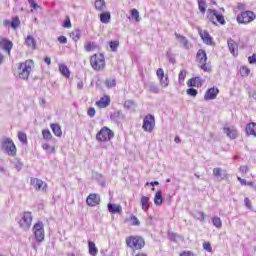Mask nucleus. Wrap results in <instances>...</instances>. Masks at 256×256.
<instances>
[{
	"label": "nucleus",
	"instance_id": "obj_35",
	"mask_svg": "<svg viewBox=\"0 0 256 256\" xmlns=\"http://www.w3.org/2000/svg\"><path fill=\"white\" fill-rule=\"evenodd\" d=\"M212 223L216 229H221L223 227V222L221 221V218L219 216H214L212 218Z\"/></svg>",
	"mask_w": 256,
	"mask_h": 256
},
{
	"label": "nucleus",
	"instance_id": "obj_57",
	"mask_svg": "<svg viewBox=\"0 0 256 256\" xmlns=\"http://www.w3.org/2000/svg\"><path fill=\"white\" fill-rule=\"evenodd\" d=\"M180 256H195V253H193L192 251H183L180 253Z\"/></svg>",
	"mask_w": 256,
	"mask_h": 256
},
{
	"label": "nucleus",
	"instance_id": "obj_34",
	"mask_svg": "<svg viewBox=\"0 0 256 256\" xmlns=\"http://www.w3.org/2000/svg\"><path fill=\"white\" fill-rule=\"evenodd\" d=\"M94 6L97 11H103L106 7L105 0H96Z\"/></svg>",
	"mask_w": 256,
	"mask_h": 256
},
{
	"label": "nucleus",
	"instance_id": "obj_13",
	"mask_svg": "<svg viewBox=\"0 0 256 256\" xmlns=\"http://www.w3.org/2000/svg\"><path fill=\"white\" fill-rule=\"evenodd\" d=\"M31 223H33V215L31 212H25L22 219L19 221L20 227H22V229H30Z\"/></svg>",
	"mask_w": 256,
	"mask_h": 256
},
{
	"label": "nucleus",
	"instance_id": "obj_30",
	"mask_svg": "<svg viewBox=\"0 0 256 256\" xmlns=\"http://www.w3.org/2000/svg\"><path fill=\"white\" fill-rule=\"evenodd\" d=\"M198 3V9L202 15H205L207 11V2L206 0H197Z\"/></svg>",
	"mask_w": 256,
	"mask_h": 256
},
{
	"label": "nucleus",
	"instance_id": "obj_18",
	"mask_svg": "<svg viewBox=\"0 0 256 256\" xmlns=\"http://www.w3.org/2000/svg\"><path fill=\"white\" fill-rule=\"evenodd\" d=\"M187 87H192V88L196 87V89H199V88L203 87V80L199 76L190 78L187 81Z\"/></svg>",
	"mask_w": 256,
	"mask_h": 256
},
{
	"label": "nucleus",
	"instance_id": "obj_56",
	"mask_svg": "<svg viewBox=\"0 0 256 256\" xmlns=\"http://www.w3.org/2000/svg\"><path fill=\"white\" fill-rule=\"evenodd\" d=\"M221 168H214L213 169V175L214 177H221Z\"/></svg>",
	"mask_w": 256,
	"mask_h": 256
},
{
	"label": "nucleus",
	"instance_id": "obj_6",
	"mask_svg": "<svg viewBox=\"0 0 256 256\" xmlns=\"http://www.w3.org/2000/svg\"><path fill=\"white\" fill-rule=\"evenodd\" d=\"M254 19H256V15L251 10L242 11L236 17L238 25H249V23H253Z\"/></svg>",
	"mask_w": 256,
	"mask_h": 256
},
{
	"label": "nucleus",
	"instance_id": "obj_7",
	"mask_svg": "<svg viewBox=\"0 0 256 256\" xmlns=\"http://www.w3.org/2000/svg\"><path fill=\"white\" fill-rule=\"evenodd\" d=\"M207 19L210 20V22L213 25H217L219 23L220 25H225V16L223 14L219 13L215 9H208L207 10Z\"/></svg>",
	"mask_w": 256,
	"mask_h": 256
},
{
	"label": "nucleus",
	"instance_id": "obj_17",
	"mask_svg": "<svg viewBox=\"0 0 256 256\" xmlns=\"http://www.w3.org/2000/svg\"><path fill=\"white\" fill-rule=\"evenodd\" d=\"M0 49H3L9 56H11V49H13V42L7 38H0Z\"/></svg>",
	"mask_w": 256,
	"mask_h": 256
},
{
	"label": "nucleus",
	"instance_id": "obj_14",
	"mask_svg": "<svg viewBox=\"0 0 256 256\" xmlns=\"http://www.w3.org/2000/svg\"><path fill=\"white\" fill-rule=\"evenodd\" d=\"M217 95H219V88L217 87L208 88L204 93V101H213L217 99Z\"/></svg>",
	"mask_w": 256,
	"mask_h": 256
},
{
	"label": "nucleus",
	"instance_id": "obj_8",
	"mask_svg": "<svg viewBox=\"0 0 256 256\" xmlns=\"http://www.w3.org/2000/svg\"><path fill=\"white\" fill-rule=\"evenodd\" d=\"M3 151L10 155L11 157H15L17 155V147L15 143L11 140V138H6L1 145Z\"/></svg>",
	"mask_w": 256,
	"mask_h": 256
},
{
	"label": "nucleus",
	"instance_id": "obj_38",
	"mask_svg": "<svg viewBox=\"0 0 256 256\" xmlns=\"http://www.w3.org/2000/svg\"><path fill=\"white\" fill-rule=\"evenodd\" d=\"M19 25H21V20H19V16L12 18V21L10 22V27H12V29H17Z\"/></svg>",
	"mask_w": 256,
	"mask_h": 256
},
{
	"label": "nucleus",
	"instance_id": "obj_39",
	"mask_svg": "<svg viewBox=\"0 0 256 256\" xmlns=\"http://www.w3.org/2000/svg\"><path fill=\"white\" fill-rule=\"evenodd\" d=\"M128 221H130V225H133L134 227H139V225H141V222L135 215H131Z\"/></svg>",
	"mask_w": 256,
	"mask_h": 256
},
{
	"label": "nucleus",
	"instance_id": "obj_63",
	"mask_svg": "<svg viewBox=\"0 0 256 256\" xmlns=\"http://www.w3.org/2000/svg\"><path fill=\"white\" fill-rule=\"evenodd\" d=\"M3 25H4L5 27H9V25H11V21H9V20H4V21H3Z\"/></svg>",
	"mask_w": 256,
	"mask_h": 256
},
{
	"label": "nucleus",
	"instance_id": "obj_53",
	"mask_svg": "<svg viewBox=\"0 0 256 256\" xmlns=\"http://www.w3.org/2000/svg\"><path fill=\"white\" fill-rule=\"evenodd\" d=\"M244 205L247 209H253V205L251 203V200L247 197L244 199Z\"/></svg>",
	"mask_w": 256,
	"mask_h": 256
},
{
	"label": "nucleus",
	"instance_id": "obj_50",
	"mask_svg": "<svg viewBox=\"0 0 256 256\" xmlns=\"http://www.w3.org/2000/svg\"><path fill=\"white\" fill-rule=\"evenodd\" d=\"M117 47H119V40H115V41L110 42L111 51H117Z\"/></svg>",
	"mask_w": 256,
	"mask_h": 256
},
{
	"label": "nucleus",
	"instance_id": "obj_64",
	"mask_svg": "<svg viewBox=\"0 0 256 256\" xmlns=\"http://www.w3.org/2000/svg\"><path fill=\"white\" fill-rule=\"evenodd\" d=\"M135 256H147V253L145 252H139Z\"/></svg>",
	"mask_w": 256,
	"mask_h": 256
},
{
	"label": "nucleus",
	"instance_id": "obj_32",
	"mask_svg": "<svg viewBox=\"0 0 256 256\" xmlns=\"http://www.w3.org/2000/svg\"><path fill=\"white\" fill-rule=\"evenodd\" d=\"M237 181H239L240 185H243L244 187H255V183H253V181H247L239 176L237 177Z\"/></svg>",
	"mask_w": 256,
	"mask_h": 256
},
{
	"label": "nucleus",
	"instance_id": "obj_40",
	"mask_svg": "<svg viewBox=\"0 0 256 256\" xmlns=\"http://www.w3.org/2000/svg\"><path fill=\"white\" fill-rule=\"evenodd\" d=\"M70 37H71V39H73V41H78L79 39H81V31L73 30L70 33Z\"/></svg>",
	"mask_w": 256,
	"mask_h": 256
},
{
	"label": "nucleus",
	"instance_id": "obj_60",
	"mask_svg": "<svg viewBox=\"0 0 256 256\" xmlns=\"http://www.w3.org/2000/svg\"><path fill=\"white\" fill-rule=\"evenodd\" d=\"M236 8L238 9V11H245V4L238 3Z\"/></svg>",
	"mask_w": 256,
	"mask_h": 256
},
{
	"label": "nucleus",
	"instance_id": "obj_12",
	"mask_svg": "<svg viewBox=\"0 0 256 256\" xmlns=\"http://www.w3.org/2000/svg\"><path fill=\"white\" fill-rule=\"evenodd\" d=\"M198 35L202 39L203 43H205V45H215L213 37L211 34H209V31L198 28Z\"/></svg>",
	"mask_w": 256,
	"mask_h": 256
},
{
	"label": "nucleus",
	"instance_id": "obj_24",
	"mask_svg": "<svg viewBox=\"0 0 256 256\" xmlns=\"http://www.w3.org/2000/svg\"><path fill=\"white\" fill-rule=\"evenodd\" d=\"M59 72L66 79H69L71 77V71H69V68L65 64H59Z\"/></svg>",
	"mask_w": 256,
	"mask_h": 256
},
{
	"label": "nucleus",
	"instance_id": "obj_54",
	"mask_svg": "<svg viewBox=\"0 0 256 256\" xmlns=\"http://www.w3.org/2000/svg\"><path fill=\"white\" fill-rule=\"evenodd\" d=\"M25 45H27L28 47H31V45H33V36L28 35L26 40H25Z\"/></svg>",
	"mask_w": 256,
	"mask_h": 256
},
{
	"label": "nucleus",
	"instance_id": "obj_2",
	"mask_svg": "<svg viewBox=\"0 0 256 256\" xmlns=\"http://www.w3.org/2000/svg\"><path fill=\"white\" fill-rule=\"evenodd\" d=\"M207 52L203 49H199L196 53V63L198 67L204 71V73H211L213 71V67L211 66V62H208Z\"/></svg>",
	"mask_w": 256,
	"mask_h": 256
},
{
	"label": "nucleus",
	"instance_id": "obj_62",
	"mask_svg": "<svg viewBox=\"0 0 256 256\" xmlns=\"http://www.w3.org/2000/svg\"><path fill=\"white\" fill-rule=\"evenodd\" d=\"M44 61L47 65H51V58L50 57H45Z\"/></svg>",
	"mask_w": 256,
	"mask_h": 256
},
{
	"label": "nucleus",
	"instance_id": "obj_11",
	"mask_svg": "<svg viewBox=\"0 0 256 256\" xmlns=\"http://www.w3.org/2000/svg\"><path fill=\"white\" fill-rule=\"evenodd\" d=\"M156 76L161 87H163L164 89L169 87V75L165 74V70H163V68H158L156 70Z\"/></svg>",
	"mask_w": 256,
	"mask_h": 256
},
{
	"label": "nucleus",
	"instance_id": "obj_1",
	"mask_svg": "<svg viewBox=\"0 0 256 256\" xmlns=\"http://www.w3.org/2000/svg\"><path fill=\"white\" fill-rule=\"evenodd\" d=\"M125 244L126 247L131 249L132 253H135L145 248V238L140 235H130L125 238Z\"/></svg>",
	"mask_w": 256,
	"mask_h": 256
},
{
	"label": "nucleus",
	"instance_id": "obj_36",
	"mask_svg": "<svg viewBox=\"0 0 256 256\" xmlns=\"http://www.w3.org/2000/svg\"><path fill=\"white\" fill-rule=\"evenodd\" d=\"M131 18L136 21V23H139L141 21V17H139V10L138 9H132L130 11Z\"/></svg>",
	"mask_w": 256,
	"mask_h": 256
},
{
	"label": "nucleus",
	"instance_id": "obj_19",
	"mask_svg": "<svg viewBox=\"0 0 256 256\" xmlns=\"http://www.w3.org/2000/svg\"><path fill=\"white\" fill-rule=\"evenodd\" d=\"M223 131L225 133V135H227V137H229V139H237V137H239V132L237 131V129L232 126H225L223 128Z\"/></svg>",
	"mask_w": 256,
	"mask_h": 256
},
{
	"label": "nucleus",
	"instance_id": "obj_22",
	"mask_svg": "<svg viewBox=\"0 0 256 256\" xmlns=\"http://www.w3.org/2000/svg\"><path fill=\"white\" fill-rule=\"evenodd\" d=\"M246 135H250L251 137H256V123L250 122L247 124Z\"/></svg>",
	"mask_w": 256,
	"mask_h": 256
},
{
	"label": "nucleus",
	"instance_id": "obj_46",
	"mask_svg": "<svg viewBox=\"0 0 256 256\" xmlns=\"http://www.w3.org/2000/svg\"><path fill=\"white\" fill-rule=\"evenodd\" d=\"M124 107H125V109H133V107H135V101H133V100H126L124 102Z\"/></svg>",
	"mask_w": 256,
	"mask_h": 256
},
{
	"label": "nucleus",
	"instance_id": "obj_55",
	"mask_svg": "<svg viewBox=\"0 0 256 256\" xmlns=\"http://www.w3.org/2000/svg\"><path fill=\"white\" fill-rule=\"evenodd\" d=\"M248 63H250V65H255V63H256V54H253L252 56L248 57Z\"/></svg>",
	"mask_w": 256,
	"mask_h": 256
},
{
	"label": "nucleus",
	"instance_id": "obj_29",
	"mask_svg": "<svg viewBox=\"0 0 256 256\" xmlns=\"http://www.w3.org/2000/svg\"><path fill=\"white\" fill-rule=\"evenodd\" d=\"M141 205L143 211H149V207L151 205V202H149V197L142 196L141 197Z\"/></svg>",
	"mask_w": 256,
	"mask_h": 256
},
{
	"label": "nucleus",
	"instance_id": "obj_27",
	"mask_svg": "<svg viewBox=\"0 0 256 256\" xmlns=\"http://www.w3.org/2000/svg\"><path fill=\"white\" fill-rule=\"evenodd\" d=\"M108 211L109 213H123V207H121V205H117V204H108Z\"/></svg>",
	"mask_w": 256,
	"mask_h": 256
},
{
	"label": "nucleus",
	"instance_id": "obj_59",
	"mask_svg": "<svg viewBox=\"0 0 256 256\" xmlns=\"http://www.w3.org/2000/svg\"><path fill=\"white\" fill-rule=\"evenodd\" d=\"M58 41H59V43H61V44H65V43H67V37H65V36H60V37H58Z\"/></svg>",
	"mask_w": 256,
	"mask_h": 256
},
{
	"label": "nucleus",
	"instance_id": "obj_16",
	"mask_svg": "<svg viewBox=\"0 0 256 256\" xmlns=\"http://www.w3.org/2000/svg\"><path fill=\"white\" fill-rule=\"evenodd\" d=\"M95 105L98 107V109H107V107L111 105V96H102L98 101L95 102Z\"/></svg>",
	"mask_w": 256,
	"mask_h": 256
},
{
	"label": "nucleus",
	"instance_id": "obj_61",
	"mask_svg": "<svg viewBox=\"0 0 256 256\" xmlns=\"http://www.w3.org/2000/svg\"><path fill=\"white\" fill-rule=\"evenodd\" d=\"M83 87H84L83 81H79L77 83V89H83Z\"/></svg>",
	"mask_w": 256,
	"mask_h": 256
},
{
	"label": "nucleus",
	"instance_id": "obj_5",
	"mask_svg": "<svg viewBox=\"0 0 256 256\" xmlns=\"http://www.w3.org/2000/svg\"><path fill=\"white\" fill-rule=\"evenodd\" d=\"M33 69V60H26L19 64L17 75L19 79H29Z\"/></svg>",
	"mask_w": 256,
	"mask_h": 256
},
{
	"label": "nucleus",
	"instance_id": "obj_10",
	"mask_svg": "<svg viewBox=\"0 0 256 256\" xmlns=\"http://www.w3.org/2000/svg\"><path fill=\"white\" fill-rule=\"evenodd\" d=\"M34 237L37 243L45 241V228L43 222H38L34 225Z\"/></svg>",
	"mask_w": 256,
	"mask_h": 256
},
{
	"label": "nucleus",
	"instance_id": "obj_41",
	"mask_svg": "<svg viewBox=\"0 0 256 256\" xmlns=\"http://www.w3.org/2000/svg\"><path fill=\"white\" fill-rule=\"evenodd\" d=\"M105 85L108 89H111V87H115L117 85V82L113 78H108L105 80Z\"/></svg>",
	"mask_w": 256,
	"mask_h": 256
},
{
	"label": "nucleus",
	"instance_id": "obj_31",
	"mask_svg": "<svg viewBox=\"0 0 256 256\" xmlns=\"http://www.w3.org/2000/svg\"><path fill=\"white\" fill-rule=\"evenodd\" d=\"M100 21L101 23H109V21H111V13L110 12H102L100 14Z\"/></svg>",
	"mask_w": 256,
	"mask_h": 256
},
{
	"label": "nucleus",
	"instance_id": "obj_9",
	"mask_svg": "<svg viewBox=\"0 0 256 256\" xmlns=\"http://www.w3.org/2000/svg\"><path fill=\"white\" fill-rule=\"evenodd\" d=\"M142 129L146 133H153L155 129V116L148 114L143 119Z\"/></svg>",
	"mask_w": 256,
	"mask_h": 256
},
{
	"label": "nucleus",
	"instance_id": "obj_15",
	"mask_svg": "<svg viewBox=\"0 0 256 256\" xmlns=\"http://www.w3.org/2000/svg\"><path fill=\"white\" fill-rule=\"evenodd\" d=\"M88 207H97L101 203V196L99 194L91 193L86 198Z\"/></svg>",
	"mask_w": 256,
	"mask_h": 256
},
{
	"label": "nucleus",
	"instance_id": "obj_43",
	"mask_svg": "<svg viewBox=\"0 0 256 256\" xmlns=\"http://www.w3.org/2000/svg\"><path fill=\"white\" fill-rule=\"evenodd\" d=\"M238 171L241 173V175H247V173H249V166L242 165L238 168Z\"/></svg>",
	"mask_w": 256,
	"mask_h": 256
},
{
	"label": "nucleus",
	"instance_id": "obj_44",
	"mask_svg": "<svg viewBox=\"0 0 256 256\" xmlns=\"http://www.w3.org/2000/svg\"><path fill=\"white\" fill-rule=\"evenodd\" d=\"M185 77H187V71L181 70L178 75L179 83H183V81H185Z\"/></svg>",
	"mask_w": 256,
	"mask_h": 256
},
{
	"label": "nucleus",
	"instance_id": "obj_51",
	"mask_svg": "<svg viewBox=\"0 0 256 256\" xmlns=\"http://www.w3.org/2000/svg\"><path fill=\"white\" fill-rule=\"evenodd\" d=\"M42 148L44 149V151H48L49 153H55V146L50 148L49 144H43Z\"/></svg>",
	"mask_w": 256,
	"mask_h": 256
},
{
	"label": "nucleus",
	"instance_id": "obj_47",
	"mask_svg": "<svg viewBox=\"0 0 256 256\" xmlns=\"http://www.w3.org/2000/svg\"><path fill=\"white\" fill-rule=\"evenodd\" d=\"M186 93L190 97H195L196 95H198L199 92L197 91V89L190 87L189 89L186 90Z\"/></svg>",
	"mask_w": 256,
	"mask_h": 256
},
{
	"label": "nucleus",
	"instance_id": "obj_45",
	"mask_svg": "<svg viewBox=\"0 0 256 256\" xmlns=\"http://www.w3.org/2000/svg\"><path fill=\"white\" fill-rule=\"evenodd\" d=\"M73 25L71 24V18H69V16H66V19L62 25V27H64V29H71Z\"/></svg>",
	"mask_w": 256,
	"mask_h": 256
},
{
	"label": "nucleus",
	"instance_id": "obj_21",
	"mask_svg": "<svg viewBox=\"0 0 256 256\" xmlns=\"http://www.w3.org/2000/svg\"><path fill=\"white\" fill-rule=\"evenodd\" d=\"M227 43H228V49L230 53H232L234 57H237V55H239V45L237 44V42H235V40L230 38L228 39Z\"/></svg>",
	"mask_w": 256,
	"mask_h": 256
},
{
	"label": "nucleus",
	"instance_id": "obj_48",
	"mask_svg": "<svg viewBox=\"0 0 256 256\" xmlns=\"http://www.w3.org/2000/svg\"><path fill=\"white\" fill-rule=\"evenodd\" d=\"M203 249H204V251H207L208 253H213V247H211V242H204Z\"/></svg>",
	"mask_w": 256,
	"mask_h": 256
},
{
	"label": "nucleus",
	"instance_id": "obj_20",
	"mask_svg": "<svg viewBox=\"0 0 256 256\" xmlns=\"http://www.w3.org/2000/svg\"><path fill=\"white\" fill-rule=\"evenodd\" d=\"M175 37L177 39V41H179L181 43V45L184 47V49L189 50L191 49V47H193V44L189 42V40L187 39V37L175 33Z\"/></svg>",
	"mask_w": 256,
	"mask_h": 256
},
{
	"label": "nucleus",
	"instance_id": "obj_33",
	"mask_svg": "<svg viewBox=\"0 0 256 256\" xmlns=\"http://www.w3.org/2000/svg\"><path fill=\"white\" fill-rule=\"evenodd\" d=\"M239 74L242 77H249V75L251 74V69H249V67L247 66H241L239 69Z\"/></svg>",
	"mask_w": 256,
	"mask_h": 256
},
{
	"label": "nucleus",
	"instance_id": "obj_52",
	"mask_svg": "<svg viewBox=\"0 0 256 256\" xmlns=\"http://www.w3.org/2000/svg\"><path fill=\"white\" fill-rule=\"evenodd\" d=\"M87 115H89L91 118L95 117L97 115V110H95L94 107H90L87 111Z\"/></svg>",
	"mask_w": 256,
	"mask_h": 256
},
{
	"label": "nucleus",
	"instance_id": "obj_3",
	"mask_svg": "<svg viewBox=\"0 0 256 256\" xmlns=\"http://www.w3.org/2000/svg\"><path fill=\"white\" fill-rule=\"evenodd\" d=\"M115 138V132L111 130V128L107 126H103L97 133H96V141L98 143H110L111 140Z\"/></svg>",
	"mask_w": 256,
	"mask_h": 256
},
{
	"label": "nucleus",
	"instance_id": "obj_4",
	"mask_svg": "<svg viewBox=\"0 0 256 256\" xmlns=\"http://www.w3.org/2000/svg\"><path fill=\"white\" fill-rule=\"evenodd\" d=\"M90 67L94 71H103L106 67L105 55L103 53H96L90 57Z\"/></svg>",
	"mask_w": 256,
	"mask_h": 256
},
{
	"label": "nucleus",
	"instance_id": "obj_58",
	"mask_svg": "<svg viewBox=\"0 0 256 256\" xmlns=\"http://www.w3.org/2000/svg\"><path fill=\"white\" fill-rule=\"evenodd\" d=\"M33 10L38 11V13H41L43 11V8L41 6L37 5V3H33Z\"/></svg>",
	"mask_w": 256,
	"mask_h": 256
},
{
	"label": "nucleus",
	"instance_id": "obj_26",
	"mask_svg": "<svg viewBox=\"0 0 256 256\" xmlns=\"http://www.w3.org/2000/svg\"><path fill=\"white\" fill-rule=\"evenodd\" d=\"M50 127H51V130H52L53 134L56 137H61L63 135V131L61 130V125H59L57 123H52L50 125Z\"/></svg>",
	"mask_w": 256,
	"mask_h": 256
},
{
	"label": "nucleus",
	"instance_id": "obj_25",
	"mask_svg": "<svg viewBox=\"0 0 256 256\" xmlns=\"http://www.w3.org/2000/svg\"><path fill=\"white\" fill-rule=\"evenodd\" d=\"M154 205H156L157 207H161V205H163V192L161 190H158L155 193Z\"/></svg>",
	"mask_w": 256,
	"mask_h": 256
},
{
	"label": "nucleus",
	"instance_id": "obj_49",
	"mask_svg": "<svg viewBox=\"0 0 256 256\" xmlns=\"http://www.w3.org/2000/svg\"><path fill=\"white\" fill-rule=\"evenodd\" d=\"M18 139L21 143H27V134L24 132H18Z\"/></svg>",
	"mask_w": 256,
	"mask_h": 256
},
{
	"label": "nucleus",
	"instance_id": "obj_42",
	"mask_svg": "<svg viewBox=\"0 0 256 256\" xmlns=\"http://www.w3.org/2000/svg\"><path fill=\"white\" fill-rule=\"evenodd\" d=\"M43 139H46L47 141L53 139V134H51V131L49 129H45L42 131Z\"/></svg>",
	"mask_w": 256,
	"mask_h": 256
},
{
	"label": "nucleus",
	"instance_id": "obj_28",
	"mask_svg": "<svg viewBox=\"0 0 256 256\" xmlns=\"http://www.w3.org/2000/svg\"><path fill=\"white\" fill-rule=\"evenodd\" d=\"M34 187L36 191H47V183L43 180L37 179Z\"/></svg>",
	"mask_w": 256,
	"mask_h": 256
},
{
	"label": "nucleus",
	"instance_id": "obj_37",
	"mask_svg": "<svg viewBox=\"0 0 256 256\" xmlns=\"http://www.w3.org/2000/svg\"><path fill=\"white\" fill-rule=\"evenodd\" d=\"M85 51H87L88 53H91V51H95V49H97V44H95V42H88L85 46H84Z\"/></svg>",
	"mask_w": 256,
	"mask_h": 256
},
{
	"label": "nucleus",
	"instance_id": "obj_23",
	"mask_svg": "<svg viewBox=\"0 0 256 256\" xmlns=\"http://www.w3.org/2000/svg\"><path fill=\"white\" fill-rule=\"evenodd\" d=\"M88 253L91 256H97L99 254V249H97L95 242L88 241Z\"/></svg>",
	"mask_w": 256,
	"mask_h": 256
}]
</instances>
